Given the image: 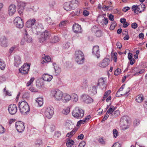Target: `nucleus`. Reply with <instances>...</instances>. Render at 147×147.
<instances>
[{
  "mask_svg": "<svg viewBox=\"0 0 147 147\" xmlns=\"http://www.w3.org/2000/svg\"><path fill=\"white\" fill-rule=\"evenodd\" d=\"M78 2L76 0H73L69 2L65 3L63 5L64 9L67 11L74 10L78 6Z\"/></svg>",
  "mask_w": 147,
  "mask_h": 147,
  "instance_id": "obj_1",
  "label": "nucleus"
},
{
  "mask_svg": "<svg viewBox=\"0 0 147 147\" xmlns=\"http://www.w3.org/2000/svg\"><path fill=\"white\" fill-rule=\"evenodd\" d=\"M18 108L20 113L22 114L26 113L30 110L29 106L25 100L19 102Z\"/></svg>",
  "mask_w": 147,
  "mask_h": 147,
  "instance_id": "obj_2",
  "label": "nucleus"
},
{
  "mask_svg": "<svg viewBox=\"0 0 147 147\" xmlns=\"http://www.w3.org/2000/svg\"><path fill=\"white\" fill-rule=\"evenodd\" d=\"M75 59L76 61L79 64H82L84 62V57L83 53L80 50L75 52Z\"/></svg>",
  "mask_w": 147,
  "mask_h": 147,
  "instance_id": "obj_3",
  "label": "nucleus"
},
{
  "mask_svg": "<svg viewBox=\"0 0 147 147\" xmlns=\"http://www.w3.org/2000/svg\"><path fill=\"white\" fill-rule=\"evenodd\" d=\"M72 115L76 118L81 119L84 116V112L83 109L76 107L72 111Z\"/></svg>",
  "mask_w": 147,
  "mask_h": 147,
  "instance_id": "obj_4",
  "label": "nucleus"
},
{
  "mask_svg": "<svg viewBox=\"0 0 147 147\" xmlns=\"http://www.w3.org/2000/svg\"><path fill=\"white\" fill-rule=\"evenodd\" d=\"M52 96L57 100H60L62 99L63 92L58 90H53L51 91Z\"/></svg>",
  "mask_w": 147,
  "mask_h": 147,
  "instance_id": "obj_5",
  "label": "nucleus"
},
{
  "mask_svg": "<svg viewBox=\"0 0 147 147\" xmlns=\"http://www.w3.org/2000/svg\"><path fill=\"white\" fill-rule=\"evenodd\" d=\"M128 118V117L127 116H124L121 119L120 124L123 130H125L129 127Z\"/></svg>",
  "mask_w": 147,
  "mask_h": 147,
  "instance_id": "obj_6",
  "label": "nucleus"
},
{
  "mask_svg": "<svg viewBox=\"0 0 147 147\" xmlns=\"http://www.w3.org/2000/svg\"><path fill=\"white\" fill-rule=\"evenodd\" d=\"M24 34V37L23 39L21 42V45H24L26 42H31L32 38L28 34L26 29H24L23 31Z\"/></svg>",
  "mask_w": 147,
  "mask_h": 147,
  "instance_id": "obj_7",
  "label": "nucleus"
},
{
  "mask_svg": "<svg viewBox=\"0 0 147 147\" xmlns=\"http://www.w3.org/2000/svg\"><path fill=\"white\" fill-rule=\"evenodd\" d=\"M50 33L47 30L42 32L39 38V41L40 42H42L48 39L50 37Z\"/></svg>",
  "mask_w": 147,
  "mask_h": 147,
  "instance_id": "obj_8",
  "label": "nucleus"
},
{
  "mask_svg": "<svg viewBox=\"0 0 147 147\" xmlns=\"http://www.w3.org/2000/svg\"><path fill=\"white\" fill-rule=\"evenodd\" d=\"M13 22L15 25L18 28H22L24 26L22 20L19 17H16Z\"/></svg>",
  "mask_w": 147,
  "mask_h": 147,
  "instance_id": "obj_9",
  "label": "nucleus"
},
{
  "mask_svg": "<svg viewBox=\"0 0 147 147\" xmlns=\"http://www.w3.org/2000/svg\"><path fill=\"white\" fill-rule=\"evenodd\" d=\"M53 113V108L49 107L46 108L45 112V115L47 118L49 119L51 118L52 117Z\"/></svg>",
  "mask_w": 147,
  "mask_h": 147,
  "instance_id": "obj_10",
  "label": "nucleus"
},
{
  "mask_svg": "<svg viewBox=\"0 0 147 147\" xmlns=\"http://www.w3.org/2000/svg\"><path fill=\"white\" fill-rule=\"evenodd\" d=\"M15 125L17 130L19 132H22L25 129L24 124L22 122L19 121L16 122Z\"/></svg>",
  "mask_w": 147,
  "mask_h": 147,
  "instance_id": "obj_11",
  "label": "nucleus"
},
{
  "mask_svg": "<svg viewBox=\"0 0 147 147\" xmlns=\"http://www.w3.org/2000/svg\"><path fill=\"white\" fill-rule=\"evenodd\" d=\"M26 5V3L22 2H20L18 3V11L20 16L23 15L24 9Z\"/></svg>",
  "mask_w": 147,
  "mask_h": 147,
  "instance_id": "obj_12",
  "label": "nucleus"
},
{
  "mask_svg": "<svg viewBox=\"0 0 147 147\" xmlns=\"http://www.w3.org/2000/svg\"><path fill=\"white\" fill-rule=\"evenodd\" d=\"M9 113L11 115H13L16 113L17 110V108L15 104L10 105L8 108Z\"/></svg>",
  "mask_w": 147,
  "mask_h": 147,
  "instance_id": "obj_13",
  "label": "nucleus"
},
{
  "mask_svg": "<svg viewBox=\"0 0 147 147\" xmlns=\"http://www.w3.org/2000/svg\"><path fill=\"white\" fill-rule=\"evenodd\" d=\"M30 65H29L25 63L21 68L19 69V71L22 74H27L30 69Z\"/></svg>",
  "mask_w": 147,
  "mask_h": 147,
  "instance_id": "obj_14",
  "label": "nucleus"
},
{
  "mask_svg": "<svg viewBox=\"0 0 147 147\" xmlns=\"http://www.w3.org/2000/svg\"><path fill=\"white\" fill-rule=\"evenodd\" d=\"M0 43L2 46L4 47H7L8 44L7 38L5 36H2L0 38Z\"/></svg>",
  "mask_w": 147,
  "mask_h": 147,
  "instance_id": "obj_15",
  "label": "nucleus"
},
{
  "mask_svg": "<svg viewBox=\"0 0 147 147\" xmlns=\"http://www.w3.org/2000/svg\"><path fill=\"white\" fill-rule=\"evenodd\" d=\"M110 60L108 58H105L98 64V66L102 68H105L108 66L109 64Z\"/></svg>",
  "mask_w": 147,
  "mask_h": 147,
  "instance_id": "obj_16",
  "label": "nucleus"
},
{
  "mask_svg": "<svg viewBox=\"0 0 147 147\" xmlns=\"http://www.w3.org/2000/svg\"><path fill=\"white\" fill-rule=\"evenodd\" d=\"M92 54L96 56L98 58L100 56L99 47L98 46H94L92 49Z\"/></svg>",
  "mask_w": 147,
  "mask_h": 147,
  "instance_id": "obj_17",
  "label": "nucleus"
},
{
  "mask_svg": "<svg viewBox=\"0 0 147 147\" xmlns=\"http://www.w3.org/2000/svg\"><path fill=\"white\" fill-rule=\"evenodd\" d=\"M106 79L105 78H101L98 80L97 84L98 86H99L103 89L107 87V85L105 83Z\"/></svg>",
  "mask_w": 147,
  "mask_h": 147,
  "instance_id": "obj_18",
  "label": "nucleus"
},
{
  "mask_svg": "<svg viewBox=\"0 0 147 147\" xmlns=\"http://www.w3.org/2000/svg\"><path fill=\"white\" fill-rule=\"evenodd\" d=\"M16 5L13 4H11L9 7V13L10 16H12L16 12Z\"/></svg>",
  "mask_w": 147,
  "mask_h": 147,
  "instance_id": "obj_19",
  "label": "nucleus"
},
{
  "mask_svg": "<svg viewBox=\"0 0 147 147\" xmlns=\"http://www.w3.org/2000/svg\"><path fill=\"white\" fill-rule=\"evenodd\" d=\"M73 30L74 32L77 33H81L82 31L80 26L76 24L73 25Z\"/></svg>",
  "mask_w": 147,
  "mask_h": 147,
  "instance_id": "obj_20",
  "label": "nucleus"
},
{
  "mask_svg": "<svg viewBox=\"0 0 147 147\" xmlns=\"http://www.w3.org/2000/svg\"><path fill=\"white\" fill-rule=\"evenodd\" d=\"M82 99L84 102L87 104L90 103L92 102L93 99L89 96L84 94L82 96Z\"/></svg>",
  "mask_w": 147,
  "mask_h": 147,
  "instance_id": "obj_21",
  "label": "nucleus"
},
{
  "mask_svg": "<svg viewBox=\"0 0 147 147\" xmlns=\"http://www.w3.org/2000/svg\"><path fill=\"white\" fill-rule=\"evenodd\" d=\"M71 99V96L69 94L65 93L63 94L62 101L63 102L67 103Z\"/></svg>",
  "mask_w": 147,
  "mask_h": 147,
  "instance_id": "obj_22",
  "label": "nucleus"
},
{
  "mask_svg": "<svg viewBox=\"0 0 147 147\" xmlns=\"http://www.w3.org/2000/svg\"><path fill=\"white\" fill-rule=\"evenodd\" d=\"M36 20L35 19H30L26 22V26L28 28L32 27L35 23Z\"/></svg>",
  "mask_w": 147,
  "mask_h": 147,
  "instance_id": "obj_23",
  "label": "nucleus"
},
{
  "mask_svg": "<svg viewBox=\"0 0 147 147\" xmlns=\"http://www.w3.org/2000/svg\"><path fill=\"white\" fill-rule=\"evenodd\" d=\"M14 65L16 67H18L21 63V61L20 57L18 55H16L14 56Z\"/></svg>",
  "mask_w": 147,
  "mask_h": 147,
  "instance_id": "obj_24",
  "label": "nucleus"
},
{
  "mask_svg": "<svg viewBox=\"0 0 147 147\" xmlns=\"http://www.w3.org/2000/svg\"><path fill=\"white\" fill-rule=\"evenodd\" d=\"M53 76L47 74H44L42 77L43 80L46 81L50 82L53 78Z\"/></svg>",
  "mask_w": 147,
  "mask_h": 147,
  "instance_id": "obj_25",
  "label": "nucleus"
},
{
  "mask_svg": "<svg viewBox=\"0 0 147 147\" xmlns=\"http://www.w3.org/2000/svg\"><path fill=\"white\" fill-rule=\"evenodd\" d=\"M97 86H94L90 88V89H89V93L92 95H94L97 93Z\"/></svg>",
  "mask_w": 147,
  "mask_h": 147,
  "instance_id": "obj_26",
  "label": "nucleus"
},
{
  "mask_svg": "<svg viewBox=\"0 0 147 147\" xmlns=\"http://www.w3.org/2000/svg\"><path fill=\"white\" fill-rule=\"evenodd\" d=\"M115 108L113 106H111L107 110L106 114H109L110 115H112L113 112L115 110Z\"/></svg>",
  "mask_w": 147,
  "mask_h": 147,
  "instance_id": "obj_27",
  "label": "nucleus"
},
{
  "mask_svg": "<svg viewBox=\"0 0 147 147\" xmlns=\"http://www.w3.org/2000/svg\"><path fill=\"white\" fill-rule=\"evenodd\" d=\"M36 101L37 104L39 106H41L43 104V100L42 98H38L36 99Z\"/></svg>",
  "mask_w": 147,
  "mask_h": 147,
  "instance_id": "obj_28",
  "label": "nucleus"
},
{
  "mask_svg": "<svg viewBox=\"0 0 147 147\" xmlns=\"http://www.w3.org/2000/svg\"><path fill=\"white\" fill-rule=\"evenodd\" d=\"M143 96L142 94H140L136 97V100L138 103L142 102L143 100Z\"/></svg>",
  "mask_w": 147,
  "mask_h": 147,
  "instance_id": "obj_29",
  "label": "nucleus"
},
{
  "mask_svg": "<svg viewBox=\"0 0 147 147\" xmlns=\"http://www.w3.org/2000/svg\"><path fill=\"white\" fill-rule=\"evenodd\" d=\"M138 6H140V7H139V8H138V9H137V12H138V13L139 11L140 13H141L142 11H143L145 8V6L143 4H140V5H138Z\"/></svg>",
  "mask_w": 147,
  "mask_h": 147,
  "instance_id": "obj_30",
  "label": "nucleus"
},
{
  "mask_svg": "<svg viewBox=\"0 0 147 147\" xmlns=\"http://www.w3.org/2000/svg\"><path fill=\"white\" fill-rule=\"evenodd\" d=\"M42 59L43 60L42 61L41 63L43 64L44 63H47L51 61V59L48 56H46L45 57H44Z\"/></svg>",
  "mask_w": 147,
  "mask_h": 147,
  "instance_id": "obj_31",
  "label": "nucleus"
},
{
  "mask_svg": "<svg viewBox=\"0 0 147 147\" xmlns=\"http://www.w3.org/2000/svg\"><path fill=\"white\" fill-rule=\"evenodd\" d=\"M59 38L57 36H54L51 38V42L52 43H55L59 41Z\"/></svg>",
  "mask_w": 147,
  "mask_h": 147,
  "instance_id": "obj_32",
  "label": "nucleus"
},
{
  "mask_svg": "<svg viewBox=\"0 0 147 147\" xmlns=\"http://www.w3.org/2000/svg\"><path fill=\"white\" fill-rule=\"evenodd\" d=\"M74 143V141L72 140L69 139L66 142V145L67 147H71Z\"/></svg>",
  "mask_w": 147,
  "mask_h": 147,
  "instance_id": "obj_33",
  "label": "nucleus"
},
{
  "mask_svg": "<svg viewBox=\"0 0 147 147\" xmlns=\"http://www.w3.org/2000/svg\"><path fill=\"white\" fill-rule=\"evenodd\" d=\"M81 85V87L82 89H85L87 88L88 86L87 80H84Z\"/></svg>",
  "mask_w": 147,
  "mask_h": 147,
  "instance_id": "obj_34",
  "label": "nucleus"
},
{
  "mask_svg": "<svg viewBox=\"0 0 147 147\" xmlns=\"http://www.w3.org/2000/svg\"><path fill=\"white\" fill-rule=\"evenodd\" d=\"M55 71V76L58 75L61 72V68L57 66L54 67Z\"/></svg>",
  "mask_w": 147,
  "mask_h": 147,
  "instance_id": "obj_35",
  "label": "nucleus"
},
{
  "mask_svg": "<svg viewBox=\"0 0 147 147\" xmlns=\"http://www.w3.org/2000/svg\"><path fill=\"white\" fill-rule=\"evenodd\" d=\"M70 108L68 107L64 109L62 111V113L65 115H67L70 112Z\"/></svg>",
  "mask_w": 147,
  "mask_h": 147,
  "instance_id": "obj_36",
  "label": "nucleus"
},
{
  "mask_svg": "<svg viewBox=\"0 0 147 147\" xmlns=\"http://www.w3.org/2000/svg\"><path fill=\"white\" fill-rule=\"evenodd\" d=\"M117 24L115 22H112L111 25L110 27V29L111 30H113L114 29L115 27L116 26Z\"/></svg>",
  "mask_w": 147,
  "mask_h": 147,
  "instance_id": "obj_37",
  "label": "nucleus"
},
{
  "mask_svg": "<svg viewBox=\"0 0 147 147\" xmlns=\"http://www.w3.org/2000/svg\"><path fill=\"white\" fill-rule=\"evenodd\" d=\"M76 132L75 130H72L71 131L68 133L66 135V136L69 138L72 137V136L75 134Z\"/></svg>",
  "mask_w": 147,
  "mask_h": 147,
  "instance_id": "obj_38",
  "label": "nucleus"
},
{
  "mask_svg": "<svg viewBox=\"0 0 147 147\" xmlns=\"http://www.w3.org/2000/svg\"><path fill=\"white\" fill-rule=\"evenodd\" d=\"M139 7H140V6H138L137 5H133L132 7V10L133 11H134V13L138 14V12H137V9H138V8H139Z\"/></svg>",
  "mask_w": 147,
  "mask_h": 147,
  "instance_id": "obj_39",
  "label": "nucleus"
},
{
  "mask_svg": "<svg viewBox=\"0 0 147 147\" xmlns=\"http://www.w3.org/2000/svg\"><path fill=\"white\" fill-rule=\"evenodd\" d=\"M56 2L55 1H53L50 2L49 4L50 8L52 9L53 8L54 6L56 4Z\"/></svg>",
  "mask_w": 147,
  "mask_h": 147,
  "instance_id": "obj_40",
  "label": "nucleus"
},
{
  "mask_svg": "<svg viewBox=\"0 0 147 147\" xmlns=\"http://www.w3.org/2000/svg\"><path fill=\"white\" fill-rule=\"evenodd\" d=\"M96 36L97 37H100L102 35V33L101 31L98 30L95 33Z\"/></svg>",
  "mask_w": 147,
  "mask_h": 147,
  "instance_id": "obj_41",
  "label": "nucleus"
},
{
  "mask_svg": "<svg viewBox=\"0 0 147 147\" xmlns=\"http://www.w3.org/2000/svg\"><path fill=\"white\" fill-rule=\"evenodd\" d=\"M72 98L74 101L76 102L78 100V97L76 94H72Z\"/></svg>",
  "mask_w": 147,
  "mask_h": 147,
  "instance_id": "obj_42",
  "label": "nucleus"
},
{
  "mask_svg": "<svg viewBox=\"0 0 147 147\" xmlns=\"http://www.w3.org/2000/svg\"><path fill=\"white\" fill-rule=\"evenodd\" d=\"M121 69L119 68L116 69L115 71L114 74L115 76H118L121 72Z\"/></svg>",
  "mask_w": 147,
  "mask_h": 147,
  "instance_id": "obj_43",
  "label": "nucleus"
},
{
  "mask_svg": "<svg viewBox=\"0 0 147 147\" xmlns=\"http://www.w3.org/2000/svg\"><path fill=\"white\" fill-rule=\"evenodd\" d=\"M34 80V78H31L30 81H28L26 85L27 86H30L33 82Z\"/></svg>",
  "mask_w": 147,
  "mask_h": 147,
  "instance_id": "obj_44",
  "label": "nucleus"
},
{
  "mask_svg": "<svg viewBox=\"0 0 147 147\" xmlns=\"http://www.w3.org/2000/svg\"><path fill=\"white\" fill-rule=\"evenodd\" d=\"M119 111H114L112 115L113 117H117L118 115L119 114Z\"/></svg>",
  "mask_w": 147,
  "mask_h": 147,
  "instance_id": "obj_45",
  "label": "nucleus"
},
{
  "mask_svg": "<svg viewBox=\"0 0 147 147\" xmlns=\"http://www.w3.org/2000/svg\"><path fill=\"white\" fill-rule=\"evenodd\" d=\"M99 30L98 27L96 26H94L92 28V31L93 32L95 33L97 31Z\"/></svg>",
  "mask_w": 147,
  "mask_h": 147,
  "instance_id": "obj_46",
  "label": "nucleus"
},
{
  "mask_svg": "<svg viewBox=\"0 0 147 147\" xmlns=\"http://www.w3.org/2000/svg\"><path fill=\"white\" fill-rule=\"evenodd\" d=\"M5 64L0 61V69L2 70H4L5 68Z\"/></svg>",
  "mask_w": 147,
  "mask_h": 147,
  "instance_id": "obj_47",
  "label": "nucleus"
},
{
  "mask_svg": "<svg viewBox=\"0 0 147 147\" xmlns=\"http://www.w3.org/2000/svg\"><path fill=\"white\" fill-rule=\"evenodd\" d=\"M29 89L32 92H36L38 91V90L33 86H31V87L29 88Z\"/></svg>",
  "mask_w": 147,
  "mask_h": 147,
  "instance_id": "obj_48",
  "label": "nucleus"
},
{
  "mask_svg": "<svg viewBox=\"0 0 147 147\" xmlns=\"http://www.w3.org/2000/svg\"><path fill=\"white\" fill-rule=\"evenodd\" d=\"M113 136L115 138H116L117 136L118 131L116 129H114L113 130Z\"/></svg>",
  "mask_w": 147,
  "mask_h": 147,
  "instance_id": "obj_49",
  "label": "nucleus"
},
{
  "mask_svg": "<svg viewBox=\"0 0 147 147\" xmlns=\"http://www.w3.org/2000/svg\"><path fill=\"white\" fill-rule=\"evenodd\" d=\"M5 131V129L1 125H0V134L3 133Z\"/></svg>",
  "mask_w": 147,
  "mask_h": 147,
  "instance_id": "obj_50",
  "label": "nucleus"
},
{
  "mask_svg": "<svg viewBox=\"0 0 147 147\" xmlns=\"http://www.w3.org/2000/svg\"><path fill=\"white\" fill-rule=\"evenodd\" d=\"M103 19H102V21L103 22L104 24L106 25L107 24L108 22V20L107 18L105 17H102Z\"/></svg>",
  "mask_w": 147,
  "mask_h": 147,
  "instance_id": "obj_51",
  "label": "nucleus"
},
{
  "mask_svg": "<svg viewBox=\"0 0 147 147\" xmlns=\"http://www.w3.org/2000/svg\"><path fill=\"white\" fill-rule=\"evenodd\" d=\"M144 71V70L142 69H141L139 71H138V72H137L135 74H134V75H133V76H136V75H138L140 74H141L143 73Z\"/></svg>",
  "mask_w": 147,
  "mask_h": 147,
  "instance_id": "obj_52",
  "label": "nucleus"
},
{
  "mask_svg": "<svg viewBox=\"0 0 147 147\" xmlns=\"http://www.w3.org/2000/svg\"><path fill=\"white\" fill-rule=\"evenodd\" d=\"M138 24L136 22L133 23L131 24V27L132 28L136 29L138 27Z\"/></svg>",
  "mask_w": 147,
  "mask_h": 147,
  "instance_id": "obj_53",
  "label": "nucleus"
},
{
  "mask_svg": "<svg viewBox=\"0 0 147 147\" xmlns=\"http://www.w3.org/2000/svg\"><path fill=\"white\" fill-rule=\"evenodd\" d=\"M83 13L84 16H86L89 15V12L88 11L86 10H85L83 11Z\"/></svg>",
  "mask_w": 147,
  "mask_h": 147,
  "instance_id": "obj_54",
  "label": "nucleus"
},
{
  "mask_svg": "<svg viewBox=\"0 0 147 147\" xmlns=\"http://www.w3.org/2000/svg\"><path fill=\"white\" fill-rule=\"evenodd\" d=\"M85 123V121L83 120H80L77 123V126H79L81 125V124H84Z\"/></svg>",
  "mask_w": 147,
  "mask_h": 147,
  "instance_id": "obj_55",
  "label": "nucleus"
},
{
  "mask_svg": "<svg viewBox=\"0 0 147 147\" xmlns=\"http://www.w3.org/2000/svg\"><path fill=\"white\" fill-rule=\"evenodd\" d=\"M86 144V143L84 141H82L79 145V147H84Z\"/></svg>",
  "mask_w": 147,
  "mask_h": 147,
  "instance_id": "obj_56",
  "label": "nucleus"
},
{
  "mask_svg": "<svg viewBox=\"0 0 147 147\" xmlns=\"http://www.w3.org/2000/svg\"><path fill=\"white\" fill-rule=\"evenodd\" d=\"M139 124L140 121L138 119H136L134 121V126H137Z\"/></svg>",
  "mask_w": 147,
  "mask_h": 147,
  "instance_id": "obj_57",
  "label": "nucleus"
},
{
  "mask_svg": "<svg viewBox=\"0 0 147 147\" xmlns=\"http://www.w3.org/2000/svg\"><path fill=\"white\" fill-rule=\"evenodd\" d=\"M138 69L137 67H135L131 71V72L132 73H134L135 74L136 73L138 72Z\"/></svg>",
  "mask_w": 147,
  "mask_h": 147,
  "instance_id": "obj_58",
  "label": "nucleus"
},
{
  "mask_svg": "<svg viewBox=\"0 0 147 147\" xmlns=\"http://www.w3.org/2000/svg\"><path fill=\"white\" fill-rule=\"evenodd\" d=\"M65 21H62L59 24V26L61 27H63L65 26Z\"/></svg>",
  "mask_w": 147,
  "mask_h": 147,
  "instance_id": "obj_59",
  "label": "nucleus"
},
{
  "mask_svg": "<svg viewBox=\"0 0 147 147\" xmlns=\"http://www.w3.org/2000/svg\"><path fill=\"white\" fill-rule=\"evenodd\" d=\"M109 117V115L108 114H106L105 115L104 117V118L102 119L101 122H103V121H104L105 120H106Z\"/></svg>",
  "mask_w": 147,
  "mask_h": 147,
  "instance_id": "obj_60",
  "label": "nucleus"
},
{
  "mask_svg": "<svg viewBox=\"0 0 147 147\" xmlns=\"http://www.w3.org/2000/svg\"><path fill=\"white\" fill-rule=\"evenodd\" d=\"M116 45L117 48L120 49H121L122 47V45L121 43L119 42H118L117 43Z\"/></svg>",
  "mask_w": 147,
  "mask_h": 147,
  "instance_id": "obj_61",
  "label": "nucleus"
},
{
  "mask_svg": "<svg viewBox=\"0 0 147 147\" xmlns=\"http://www.w3.org/2000/svg\"><path fill=\"white\" fill-rule=\"evenodd\" d=\"M130 9V8L128 7H125L122 10L124 12H126Z\"/></svg>",
  "mask_w": 147,
  "mask_h": 147,
  "instance_id": "obj_62",
  "label": "nucleus"
},
{
  "mask_svg": "<svg viewBox=\"0 0 147 147\" xmlns=\"http://www.w3.org/2000/svg\"><path fill=\"white\" fill-rule=\"evenodd\" d=\"M84 137V136L82 134H81L78 137V139L79 140H82Z\"/></svg>",
  "mask_w": 147,
  "mask_h": 147,
  "instance_id": "obj_63",
  "label": "nucleus"
},
{
  "mask_svg": "<svg viewBox=\"0 0 147 147\" xmlns=\"http://www.w3.org/2000/svg\"><path fill=\"white\" fill-rule=\"evenodd\" d=\"M112 146L115 147H121L120 144L118 142L115 143Z\"/></svg>",
  "mask_w": 147,
  "mask_h": 147,
  "instance_id": "obj_64",
  "label": "nucleus"
}]
</instances>
